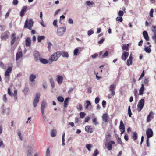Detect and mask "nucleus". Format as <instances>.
I'll return each instance as SVG.
<instances>
[{
    "instance_id": "1a4fd4ad",
    "label": "nucleus",
    "mask_w": 156,
    "mask_h": 156,
    "mask_svg": "<svg viewBox=\"0 0 156 156\" xmlns=\"http://www.w3.org/2000/svg\"><path fill=\"white\" fill-rule=\"evenodd\" d=\"M33 56L35 60L37 62L41 58L40 53L37 51H35L33 53Z\"/></svg>"
},
{
    "instance_id": "b1692460",
    "label": "nucleus",
    "mask_w": 156,
    "mask_h": 156,
    "mask_svg": "<svg viewBox=\"0 0 156 156\" xmlns=\"http://www.w3.org/2000/svg\"><path fill=\"white\" fill-rule=\"evenodd\" d=\"M26 6H24L21 9L20 12V16L21 17H22L24 15V12L26 11L27 9Z\"/></svg>"
},
{
    "instance_id": "6e6d98bb",
    "label": "nucleus",
    "mask_w": 156,
    "mask_h": 156,
    "mask_svg": "<svg viewBox=\"0 0 156 156\" xmlns=\"http://www.w3.org/2000/svg\"><path fill=\"white\" fill-rule=\"evenodd\" d=\"M52 46V44L50 42H49L48 43V48L49 51H50L51 49V48Z\"/></svg>"
},
{
    "instance_id": "4c0bfd02",
    "label": "nucleus",
    "mask_w": 156,
    "mask_h": 156,
    "mask_svg": "<svg viewBox=\"0 0 156 156\" xmlns=\"http://www.w3.org/2000/svg\"><path fill=\"white\" fill-rule=\"evenodd\" d=\"M94 4V2L93 1H87L85 2V4L87 6H90Z\"/></svg>"
},
{
    "instance_id": "72a5a7b5",
    "label": "nucleus",
    "mask_w": 156,
    "mask_h": 156,
    "mask_svg": "<svg viewBox=\"0 0 156 156\" xmlns=\"http://www.w3.org/2000/svg\"><path fill=\"white\" fill-rule=\"evenodd\" d=\"M27 147L28 149V150L32 151V150L34 148V145L33 143L29 144Z\"/></svg>"
},
{
    "instance_id": "c9c22d12",
    "label": "nucleus",
    "mask_w": 156,
    "mask_h": 156,
    "mask_svg": "<svg viewBox=\"0 0 156 156\" xmlns=\"http://www.w3.org/2000/svg\"><path fill=\"white\" fill-rule=\"evenodd\" d=\"M45 38V37L44 36H39L37 37L38 41L39 42H41V41L44 40Z\"/></svg>"
},
{
    "instance_id": "e433bc0d",
    "label": "nucleus",
    "mask_w": 156,
    "mask_h": 156,
    "mask_svg": "<svg viewBox=\"0 0 156 156\" xmlns=\"http://www.w3.org/2000/svg\"><path fill=\"white\" fill-rule=\"evenodd\" d=\"M92 147V145L90 144H87L86 145V148L89 152L90 151L91 148Z\"/></svg>"
},
{
    "instance_id": "a19ab883",
    "label": "nucleus",
    "mask_w": 156,
    "mask_h": 156,
    "mask_svg": "<svg viewBox=\"0 0 156 156\" xmlns=\"http://www.w3.org/2000/svg\"><path fill=\"white\" fill-rule=\"evenodd\" d=\"M145 51L147 53H149L151 51V50L150 49V47H145L144 48Z\"/></svg>"
},
{
    "instance_id": "e2e57ef3",
    "label": "nucleus",
    "mask_w": 156,
    "mask_h": 156,
    "mask_svg": "<svg viewBox=\"0 0 156 156\" xmlns=\"http://www.w3.org/2000/svg\"><path fill=\"white\" fill-rule=\"evenodd\" d=\"M68 23L70 24H73V21L72 18H69L68 20Z\"/></svg>"
},
{
    "instance_id": "9d476101",
    "label": "nucleus",
    "mask_w": 156,
    "mask_h": 156,
    "mask_svg": "<svg viewBox=\"0 0 156 156\" xmlns=\"http://www.w3.org/2000/svg\"><path fill=\"white\" fill-rule=\"evenodd\" d=\"M147 138H149L152 137L153 134V131L151 128H147L146 131Z\"/></svg>"
},
{
    "instance_id": "ea45409f",
    "label": "nucleus",
    "mask_w": 156,
    "mask_h": 156,
    "mask_svg": "<svg viewBox=\"0 0 156 156\" xmlns=\"http://www.w3.org/2000/svg\"><path fill=\"white\" fill-rule=\"evenodd\" d=\"M29 91V89L27 87H25L23 90V92L25 95H27Z\"/></svg>"
},
{
    "instance_id": "f3484780",
    "label": "nucleus",
    "mask_w": 156,
    "mask_h": 156,
    "mask_svg": "<svg viewBox=\"0 0 156 156\" xmlns=\"http://www.w3.org/2000/svg\"><path fill=\"white\" fill-rule=\"evenodd\" d=\"M85 130L89 133H91L93 132L94 129L90 127L89 126H87L85 128Z\"/></svg>"
},
{
    "instance_id": "20e7f679",
    "label": "nucleus",
    "mask_w": 156,
    "mask_h": 156,
    "mask_svg": "<svg viewBox=\"0 0 156 156\" xmlns=\"http://www.w3.org/2000/svg\"><path fill=\"white\" fill-rule=\"evenodd\" d=\"M40 96V93H38L36 94L35 98L33 101L34 107L35 108L37 106V104L39 101Z\"/></svg>"
},
{
    "instance_id": "680f3d73",
    "label": "nucleus",
    "mask_w": 156,
    "mask_h": 156,
    "mask_svg": "<svg viewBox=\"0 0 156 156\" xmlns=\"http://www.w3.org/2000/svg\"><path fill=\"white\" fill-rule=\"evenodd\" d=\"M153 12H154V10L153 9H151L150 11V13H149L150 16L151 17H152L153 16Z\"/></svg>"
},
{
    "instance_id": "79ce46f5",
    "label": "nucleus",
    "mask_w": 156,
    "mask_h": 156,
    "mask_svg": "<svg viewBox=\"0 0 156 156\" xmlns=\"http://www.w3.org/2000/svg\"><path fill=\"white\" fill-rule=\"evenodd\" d=\"M27 156H32V151L31 150H27L26 152Z\"/></svg>"
},
{
    "instance_id": "8fccbe9b",
    "label": "nucleus",
    "mask_w": 156,
    "mask_h": 156,
    "mask_svg": "<svg viewBox=\"0 0 156 156\" xmlns=\"http://www.w3.org/2000/svg\"><path fill=\"white\" fill-rule=\"evenodd\" d=\"M77 108L78 111H81L82 109V106L80 104H78V106L77 107Z\"/></svg>"
},
{
    "instance_id": "dca6fc26",
    "label": "nucleus",
    "mask_w": 156,
    "mask_h": 156,
    "mask_svg": "<svg viewBox=\"0 0 156 156\" xmlns=\"http://www.w3.org/2000/svg\"><path fill=\"white\" fill-rule=\"evenodd\" d=\"M25 45L27 47H28L30 46L31 41L30 38L29 37L27 38L25 40Z\"/></svg>"
},
{
    "instance_id": "5fc2aeb1",
    "label": "nucleus",
    "mask_w": 156,
    "mask_h": 156,
    "mask_svg": "<svg viewBox=\"0 0 156 156\" xmlns=\"http://www.w3.org/2000/svg\"><path fill=\"white\" fill-rule=\"evenodd\" d=\"M130 108V106H129L128 107V115H129V117H131L132 114L131 112Z\"/></svg>"
},
{
    "instance_id": "3c124183",
    "label": "nucleus",
    "mask_w": 156,
    "mask_h": 156,
    "mask_svg": "<svg viewBox=\"0 0 156 156\" xmlns=\"http://www.w3.org/2000/svg\"><path fill=\"white\" fill-rule=\"evenodd\" d=\"M124 15V12L122 10H119L118 12V15L119 16H122Z\"/></svg>"
},
{
    "instance_id": "a211bd4d",
    "label": "nucleus",
    "mask_w": 156,
    "mask_h": 156,
    "mask_svg": "<svg viewBox=\"0 0 156 156\" xmlns=\"http://www.w3.org/2000/svg\"><path fill=\"white\" fill-rule=\"evenodd\" d=\"M108 115L107 114H104L102 116V119L103 121L105 122H108Z\"/></svg>"
},
{
    "instance_id": "de8ad7c7",
    "label": "nucleus",
    "mask_w": 156,
    "mask_h": 156,
    "mask_svg": "<svg viewBox=\"0 0 156 156\" xmlns=\"http://www.w3.org/2000/svg\"><path fill=\"white\" fill-rule=\"evenodd\" d=\"M57 100L59 102H62L64 101V98L62 96H59L57 98Z\"/></svg>"
},
{
    "instance_id": "ddd939ff",
    "label": "nucleus",
    "mask_w": 156,
    "mask_h": 156,
    "mask_svg": "<svg viewBox=\"0 0 156 156\" xmlns=\"http://www.w3.org/2000/svg\"><path fill=\"white\" fill-rule=\"evenodd\" d=\"M115 85L112 84L109 87V91L112 92L111 95L113 96H114L115 94V92L114 90L115 89Z\"/></svg>"
},
{
    "instance_id": "864d4df0",
    "label": "nucleus",
    "mask_w": 156,
    "mask_h": 156,
    "mask_svg": "<svg viewBox=\"0 0 156 156\" xmlns=\"http://www.w3.org/2000/svg\"><path fill=\"white\" fill-rule=\"evenodd\" d=\"M99 154V152L98 149H96L93 154V156H97Z\"/></svg>"
},
{
    "instance_id": "6e6552de",
    "label": "nucleus",
    "mask_w": 156,
    "mask_h": 156,
    "mask_svg": "<svg viewBox=\"0 0 156 156\" xmlns=\"http://www.w3.org/2000/svg\"><path fill=\"white\" fill-rule=\"evenodd\" d=\"M105 146L107 147L108 151H111L112 148V145L115 144V142L113 141H110L108 143L105 141Z\"/></svg>"
},
{
    "instance_id": "f704fd0d",
    "label": "nucleus",
    "mask_w": 156,
    "mask_h": 156,
    "mask_svg": "<svg viewBox=\"0 0 156 156\" xmlns=\"http://www.w3.org/2000/svg\"><path fill=\"white\" fill-rule=\"evenodd\" d=\"M129 44H123L122 47V50H126V51H128V47L129 46Z\"/></svg>"
},
{
    "instance_id": "5701e85b",
    "label": "nucleus",
    "mask_w": 156,
    "mask_h": 156,
    "mask_svg": "<svg viewBox=\"0 0 156 156\" xmlns=\"http://www.w3.org/2000/svg\"><path fill=\"white\" fill-rule=\"evenodd\" d=\"M131 137L134 141L136 140L138 137L137 133L136 132H133L131 135Z\"/></svg>"
},
{
    "instance_id": "13d9d810",
    "label": "nucleus",
    "mask_w": 156,
    "mask_h": 156,
    "mask_svg": "<svg viewBox=\"0 0 156 156\" xmlns=\"http://www.w3.org/2000/svg\"><path fill=\"white\" fill-rule=\"evenodd\" d=\"M86 115V114L83 112H81L80 113V118H83Z\"/></svg>"
},
{
    "instance_id": "37998d69",
    "label": "nucleus",
    "mask_w": 156,
    "mask_h": 156,
    "mask_svg": "<svg viewBox=\"0 0 156 156\" xmlns=\"http://www.w3.org/2000/svg\"><path fill=\"white\" fill-rule=\"evenodd\" d=\"M2 100L5 103H6L8 101V99L7 98V95L6 94H5L3 97H2Z\"/></svg>"
},
{
    "instance_id": "9b49d317",
    "label": "nucleus",
    "mask_w": 156,
    "mask_h": 156,
    "mask_svg": "<svg viewBox=\"0 0 156 156\" xmlns=\"http://www.w3.org/2000/svg\"><path fill=\"white\" fill-rule=\"evenodd\" d=\"M152 31L153 33V34L152 36V38L154 41L155 43L156 44V26L155 25L152 26Z\"/></svg>"
},
{
    "instance_id": "cd10ccee",
    "label": "nucleus",
    "mask_w": 156,
    "mask_h": 156,
    "mask_svg": "<svg viewBox=\"0 0 156 156\" xmlns=\"http://www.w3.org/2000/svg\"><path fill=\"white\" fill-rule=\"evenodd\" d=\"M39 60L41 63L45 64H47L48 62H49V60L48 61L46 59L42 58H40Z\"/></svg>"
},
{
    "instance_id": "7ed1b4c3",
    "label": "nucleus",
    "mask_w": 156,
    "mask_h": 156,
    "mask_svg": "<svg viewBox=\"0 0 156 156\" xmlns=\"http://www.w3.org/2000/svg\"><path fill=\"white\" fill-rule=\"evenodd\" d=\"M144 100L143 99H141L138 102L137 105V109L138 112H140L144 105Z\"/></svg>"
},
{
    "instance_id": "603ef678",
    "label": "nucleus",
    "mask_w": 156,
    "mask_h": 156,
    "mask_svg": "<svg viewBox=\"0 0 156 156\" xmlns=\"http://www.w3.org/2000/svg\"><path fill=\"white\" fill-rule=\"evenodd\" d=\"M45 156H51L50 151L49 148H48L47 149Z\"/></svg>"
},
{
    "instance_id": "0eeeda50",
    "label": "nucleus",
    "mask_w": 156,
    "mask_h": 156,
    "mask_svg": "<svg viewBox=\"0 0 156 156\" xmlns=\"http://www.w3.org/2000/svg\"><path fill=\"white\" fill-rule=\"evenodd\" d=\"M56 80L58 84L61 85L63 81V76L61 75L58 74L56 76Z\"/></svg>"
},
{
    "instance_id": "6ab92c4d",
    "label": "nucleus",
    "mask_w": 156,
    "mask_h": 156,
    "mask_svg": "<svg viewBox=\"0 0 156 156\" xmlns=\"http://www.w3.org/2000/svg\"><path fill=\"white\" fill-rule=\"evenodd\" d=\"M59 52H60V57L61 55L64 57H69V54L67 52L63 51Z\"/></svg>"
},
{
    "instance_id": "c756f323",
    "label": "nucleus",
    "mask_w": 156,
    "mask_h": 156,
    "mask_svg": "<svg viewBox=\"0 0 156 156\" xmlns=\"http://www.w3.org/2000/svg\"><path fill=\"white\" fill-rule=\"evenodd\" d=\"M36 75L33 74H32L30 75L29 80L31 82H33L34 81L35 79H36Z\"/></svg>"
},
{
    "instance_id": "09e8293b",
    "label": "nucleus",
    "mask_w": 156,
    "mask_h": 156,
    "mask_svg": "<svg viewBox=\"0 0 156 156\" xmlns=\"http://www.w3.org/2000/svg\"><path fill=\"white\" fill-rule=\"evenodd\" d=\"M116 20L118 22H122L123 21V19L121 16H119L116 18Z\"/></svg>"
},
{
    "instance_id": "774afa93",
    "label": "nucleus",
    "mask_w": 156,
    "mask_h": 156,
    "mask_svg": "<svg viewBox=\"0 0 156 156\" xmlns=\"http://www.w3.org/2000/svg\"><path fill=\"white\" fill-rule=\"evenodd\" d=\"M53 24L54 26L57 27L58 26L57 20H55L53 22Z\"/></svg>"
},
{
    "instance_id": "473e14b6",
    "label": "nucleus",
    "mask_w": 156,
    "mask_h": 156,
    "mask_svg": "<svg viewBox=\"0 0 156 156\" xmlns=\"http://www.w3.org/2000/svg\"><path fill=\"white\" fill-rule=\"evenodd\" d=\"M57 131L56 129H53L51 131V135L52 137H54L56 136Z\"/></svg>"
},
{
    "instance_id": "4468645a",
    "label": "nucleus",
    "mask_w": 156,
    "mask_h": 156,
    "mask_svg": "<svg viewBox=\"0 0 156 156\" xmlns=\"http://www.w3.org/2000/svg\"><path fill=\"white\" fill-rule=\"evenodd\" d=\"M153 114L152 112H151L149 115H148L147 119V122H148L151 121L152 119L153 118Z\"/></svg>"
},
{
    "instance_id": "f257e3e1",
    "label": "nucleus",
    "mask_w": 156,
    "mask_h": 156,
    "mask_svg": "<svg viewBox=\"0 0 156 156\" xmlns=\"http://www.w3.org/2000/svg\"><path fill=\"white\" fill-rule=\"evenodd\" d=\"M59 57L60 52L59 51L54 53L51 55L49 59V64H51L52 62L57 61Z\"/></svg>"
},
{
    "instance_id": "423d86ee",
    "label": "nucleus",
    "mask_w": 156,
    "mask_h": 156,
    "mask_svg": "<svg viewBox=\"0 0 156 156\" xmlns=\"http://www.w3.org/2000/svg\"><path fill=\"white\" fill-rule=\"evenodd\" d=\"M8 94L11 97H14V100L16 101L17 99V90H15L14 91V93L13 94L11 91V89L10 88H8Z\"/></svg>"
},
{
    "instance_id": "338daca9",
    "label": "nucleus",
    "mask_w": 156,
    "mask_h": 156,
    "mask_svg": "<svg viewBox=\"0 0 156 156\" xmlns=\"http://www.w3.org/2000/svg\"><path fill=\"white\" fill-rule=\"evenodd\" d=\"M124 138L125 140L128 141L129 140L128 136L126 133H125V136H124Z\"/></svg>"
},
{
    "instance_id": "7c9ffc66",
    "label": "nucleus",
    "mask_w": 156,
    "mask_h": 156,
    "mask_svg": "<svg viewBox=\"0 0 156 156\" xmlns=\"http://www.w3.org/2000/svg\"><path fill=\"white\" fill-rule=\"evenodd\" d=\"M70 99L69 97H66L65 99L64 103V106L65 108L67 106V105L68 103L69 100Z\"/></svg>"
},
{
    "instance_id": "052dcab7",
    "label": "nucleus",
    "mask_w": 156,
    "mask_h": 156,
    "mask_svg": "<svg viewBox=\"0 0 156 156\" xmlns=\"http://www.w3.org/2000/svg\"><path fill=\"white\" fill-rule=\"evenodd\" d=\"M78 50L76 48L75 49L74 51L73 54L75 56H77L78 53Z\"/></svg>"
},
{
    "instance_id": "2eb2a0df",
    "label": "nucleus",
    "mask_w": 156,
    "mask_h": 156,
    "mask_svg": "<svg viewBox=\"0 0 156 156\" xmlns=\"http://www.w3.org/2000/svg\"><path fill=\"white\" fill-rule=\"evenodd\" d=\"M129 55V53L126 51H124L122 56V60L125 61Z\"/></svg>"
},
{
    "instance_id": "412c9836",
    "label": "nucleus",
    "mask_w": 156,
    "mask_h": 156,
    "mask_svg": "<svg viewBox=\"0 0 156 156\" xmlns=\"http://www.w3.org/2000/svg\"><path fill=\"white\" fill-rule=\"evenodd\" d=\"M143 35L146 41H148L149 40V38L147 32L146 31H144L143 32Z\"/></svg>"
},
{
    "instance_id": "39448f33",
    "label": "nucleus",
    "mask_w": 156,
    "mask_h": 156,
    "mask_svg": "<svg viewBox=\"0 0 156 156\" xmlns=\"http://www.w3.org/2000/svg\"><path fill=\"white\" fill-rule=\"evenodd\" d=\"M66 28V27L58 28L57 29V34L58 35L60 36H62L65 31Z\"/></svg>"
},
{
    "instance_id": "69168bd1",
    "label": "nucleus",
    "mask_w": 156,
    "mask_h": 156,
    "mask_svg": "<svg viewBox=\"0 0 156 156\" xmlns=\"http://www.w3.org/2000/svg\"><path fill=\"white\" fill-rule=\"evenodd\" d=\"M108 55V52L107 51H105L103 55H102V57L103 58H105L107 57Z\"/></svg>"
},
{
    "instance_id": "2f4dec72",
    "label": "nucleus",
    "mask_w": 156,
    "mask_h": 156,
    "mask_svg": "<svg viewBox=\"0 0 156 156\" xmlns=\"http://www.w3.org/2000/svg\"><path fill=\"white\" fill-rule=\"evenodd\" d=\"M111 139V135L109 133H107L106 135L105 140L106 142L109 141Z\"/></svg>"
},
{
    "instance_id": "aec40b11",
    "label": "nucleus",
    "mask_w": 156,
    "mask_h": 156,
    "mask_svg": "<svg viewBox=\"0 0 156 156\" xmlns=\"http://www.w3.org/2000/svg\"><path fill=\"white\" fill-rule=\"evenodd\" d=\"M23 56V54L22 51H19L17 52L16 54V61L18 60Z\"/></svg>"
},
{
    "instance_id": "bb28decb",
    "label": "nucleus",
    "mask_w": 156,
    "mask_h": 156,
    "mask_svg": "<svg viewBox=\"0 0 156 156\" xmlns=\"http://www.w3.org/2000/svg\"><path fill=\"white\" fill-rule=\"evenodd\" d=\"M11 71L12 68L11 67H9L8 68L5 72V76H8L9 75L10 73L11 72Z\"/></svg>"
},
{
    "instance_id": "c85d7f7f",
    "label": "nucleus",
    "mask_w": 156,
    "mask_h": 156,
    "mask_svg": "<svg viewBox=\"0 0 156 156\" xmlns=\"http://www.w3.org/2000/svg\"><path fill=\"white\" fill-rule=\"evenodd\" d=\"M49 82L51 85V88H53L55 86V84L54 79L52 78H51L49 79Z\"/></svg>"
},
{
    "instance_id": "4be33fe9",
    "label": "nucleus",
    "mask_w": 156,
    "mask_h": 156,
    "mask_svg": "<svg viewBox=\"0 0 156 156\" xmlns=\"http://www.w3.org/2000/svg\"><path fill=\"white\" fill-rule=\"evenodd\" d=\"M8 38V35L6 32L1 36V38L2 40H6Z\"/></svg>"
},
{
    "instance_id": "f8f14e48",
    "label": "nucleus",
    "mask_w": 156,
    "mask_h": 156,
    "mask_svg": "<svg viewBox=\"0 0 156 156\" xmlns=\"http://www.w3.org/2000/svg\"><path fill=\"white\" fill-rule=\"evenodd\" d=\"M11 39H12L11 42V44L12 45L15 42V41L18 39V37L16 36V34L15 33H13L12 34L11 36Z\"/></svg>"
},
{
    "instance_id": "c03bdc74",
    "label": "nucleus",
    "mask_w": 156,
    "mask_h": 156,
    "mask_svg": "<svg viewBox=\"0 0 156 156\" xmlns=\"http://www.w3.org/2000/svg\"><path fill=\"white\" fill-rule=\"evenodd\" d=\"M132 59H129L127 61V65L128 66H129L132 63Z\"/></svg>"
},
{
    "instance_id": "4d7b16f0",
    "label": "nucleus",
    "mask_w": 156,
    "mask_h": 156,
    "mask_svg": "<svg viewBox=\"0 0 156 156\" xmlns=\"http://www.w3.org/2000/svg\"><path fill=\"white\" fill-rule=\"evenodd\" d=\"M17 133L18 135L19 136L21 140H22V136L21 135V133L20 130H18L17 131Z\"/></svg>"
},
{
    "instance_id": "a878e982",
    "label": "nucleus",
    "mask_w": 156,
    "mask_h": 156,
    "mask_svg": "<svg viewBox=\"0 0 156 156\" xmlns=\"http://www.w3.org/2000/svg\"><path fill=\"white\" fill-rule=\"evenodd\" d=\"M119 128L120 130H125V126L122 120H121L120 122Z\"/></svg>"
},
{
    "instance_id": "58836bf2",
    "label": "nucleus",
    "mask_w": 156,
    "mask_h": 156,
    "mask_svg": "<svg viewBox=\"0 0 156 156\" xmlns=\"http://www.w3.org/2000/svg\"><path fill=\"white\" fill-rule=\"evenodd\" d=\"M92 122L95 125H96L99 124V122L97 121V118L96 117L92 119Z\"/></svg>"
},
{
    "instance_id": "393cba45",
    "label": "nucleus",
    "mask_w": 156,
    "mask_h": 156,
    "mask_svg": "<svg viewBox=\"0 0 156 156\" xmlns=\"http://www.w3.org/2000/svg\"><path fill=\"white\" fill-rule=\"evenodd\" d=\"M46 105L47 104L45 100H43L42 101L41 104V109H45Z\"/></svg>"
},
{
    "instance_id": "0e129e2a",
    "label": "nucleus",
    "mask_w": 156,
    "mask_h": 156,
    "mask_svg": "<svg viewBox=\"0 0 156 156\" xmlns=\"http://www.w3.org/2000/svg\"><path fill=\"white\" fill-rule=\"evenodd\" d=\"M100 98H99V97H97L95 98V103L96 104H98L99 102L100 101Z\"/></svg>"
},
{
    "instance_id": "49530a36",
    "label": "nucleus",
    "mask_w": 156,
    "mask_h": 156,
    "mask_svg": "<svg viewBox=\"0 0 156 156\" xmlns=\"http://www.w3.org/2000/svg\"><path fill=\"white\" fill-rule=\"evenodd\" d=\"M86 105L85 106V108L86 109H87L89 106L90 105H91V104L90 102L88 100H87L86 101Z\"/></svg>"
},
{
    "instance_id": "f03ea898",
    "label": "nucleus",
    "mask_w": 156,
    "mask_h": 156,
    "mask_svg": "<svg viewBox=\"0 0 156 156\" xmlns=\"http://www.w3.org/2000/svg\"><path fill=\"white\" fill-rule=\"evenodd\" d=\"M34 22L32 19L27 20L25 22L24 27L25 28H27L30 30H31V28L33 27Z\"/></svg>"
},
{
    "instance_id": "a18cd8bd",
    "label": "nucleus",
    "mask_w": 156,
    "mask_h": 156,
    "mask_svg": "<svg viewBox=\"0 0 156 156\" xmlns=\"http://www.w3.org/2000/svg\"><path fill=\"white\" fill-rule=\"evenodd\" d=\"M149 81V79L148 78L145 77L144 80V83L145 85H147Z\"/></svg>"
},
{
    "instance_id": "bf43d9fd",
    "label": "nucleus",
    "mask_w": 156,
    "mask_h": 156,
    "mask_svg": "<svg viewBox=\"0 0 156 156\" xmlns=\"http://www.w3.org/2000/svg\"><path fill=\"white\" fill-rule=\"evenodd\" d=\"M87 33L88 35L90 36L94 33V31L92 29H90L88 31Z\"/></svg>"
}]
</instances>
